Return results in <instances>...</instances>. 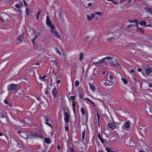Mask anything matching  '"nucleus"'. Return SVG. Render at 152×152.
<instances>
[{
	"label": "nucleus",
	"mask_w": 152,
	"mask_h": 152,
	"mask_svg": "<svg viewBox=\"0 0 152 152\" xmlns=\"http://www.w3.org/2000/svg\"><path fill=\"white\" fill-rule=\"evenodd\" d=\"M122 129L126 131L129 130L131 128V122L129 121H127L124 123L122 126Z\"/></svg>",
	"instance_id": "nucleus-1"
},
{
	"label": "nucleus",
	"mask_w": 152,
	"mask_h": 152,
	"mask_svg": "<svg viewBox=\"0 0 152 152\" xmlns=\"http://www.w3.org/2000/svg\"><path fill=\"white\" fill-rule=\"evenodd\" d=\"M50 28L51 31L53 34L55 36L56 38H58L61 39V38L58 33L57 32L55 26H51Z\"/></svg>",
	"instance_id": "nucleus-2"
},
{
	"label": "nucleus",
	"mask_w": 152,
	"mask_h": 152,
	"mask_svg": "<svg viewBox=\"0 0 152 152\" xmlns=\"http://www.w3.org/2000/svg\"><path fill=\"white\" fill-rule=\"evenodd\" d=\"M18 87V85L15 84H11L8 85L7 87V89L8 91L15 90Z\"/></svg>",
	"instance_id": "nucleus-3"
},
{
	"label": "nucleus",
	"mask_w": 152,
	"mask_h": 152,
	"mask_svg": "<svg viewBox=\"0 0 152 152\" xmlns=\"http://www.w3.org/2000/svg\"><path fill=\"white\" fill-rule=\"evenodd\" d=\"M107 126L110 129L112 130L118 128V126L117 125V123L115 122L109 123L108 124Z\"/></svg>",
	"instance_id": "nucleus-4"
},
{
	"label": "nucleus",
	"mask_w": 152,
	"mask_h": 152,
	"mask_svg": "<svg viewBox=\"0 0 152 152\" xmlns=\"http://www.w3.org/2000/svg\"><path fill=\"white\" fill-rule=\"evenodd\" d=\"M113 31L115 33V35L117 37H119L121 35V29H119L118 27L115 26L113 28Z\"/></svg>",
	"instance_id": "nucleus-5"
},
{
	"label": "nucleus",
	"mask_w": 152,
	"mask_h": 152,
	"mask_svg": "<svg viewBox=\"0 0 152 152\" xmlns=\"http://www.w3.org/2000/svg\"><path fill=\"white\" fill-rule=\"evenodd\" d=\"M18 134H20V135L21 137L23 138L26 139H28L29 138V136H28V134L26 132L19 131H18Z\"/></svg>",
	"instance_id": "nucleus-6"
},
{
	"label": "nucleus",
	"mask_w": 152,
	"mask_h": 152,
	"mask_svg": "<svg viewBox=\"0 0 152 152\" xmlns=\"http://www.w3.org/2000/svg\"><path fill=\"white\" fill-rule=\"evenodd\" d=\"M8 18V16L6 14L1 15L0 16V18L3 22H6L7 21Z\"/></svg>",
	"instance_id": "nucleus-7"
},
{
	"label": "nucleus",
	"mask_w": 152,
	"mask_h": 152,
	"mask_svg": "<svg viewBox=\"0 0 152 152\" xmlns=\"http://www.w3.org/2000/svg\"><path fill=\"white\" fill-rule=\"evenodd\" d=\"M64 121L66 122L67 124L68 123L69 120L70 118V116L68 114V113L65 111L64 112Z\"/></svg>",
	"instance_id": "nucleus-8"
},
{
	"label": "nucleus",
	"mask_w": 152,
	"mask_h": 152,
	"mask_svg": "<svg viewBox=\"0 0 152 152\" xmlns=\"http://www.w3.org/2000/svg\"><path fill=\"white\" fill-rule=\"evenodd\" d=\"M31 135L34 137L36 138L37 137H39L41 138H43V135L42 134L39 133H32Z\"/></svg>",
	"instance_id": "nucleus-9"
},
{
	"label": "nucleus",
	"mask_w": 152,
	"mask_h": 152,
	"mask_svg": "<svg viewBox=\"0 0 152 152\" xmlns=\"http://www.w3.org/2000/svg\"><path fill=\"white\" fill-rule=\"evenodd\" d=\"M46 22L47 25L49 26H50V27L51 26H54L53 25H52V22L50 19L49 17L48 16H47Z\"/></svg>",
	"instance_id": "nucleus-10"
},
{
	"label": "nucleus",
	"mask_w": 152,
	"mask_h": 152,
	"mask_svg": "<svg viewBox=\"0 0 152 152\" xmlns=\"http://www.w3.org/2000/svg\"><path fill=\"white\" fill-rule=\"evenodd\" d=\"M103 59L101 60V61H98L96 62L97 65L101 66L102 65H104L106 64V61L104 60Z\"/></svg>",
	"instance_id": "nucleus-11"
},
{
	"label": "nucleus",
	"mask_w": 152,
	"mask_h": 152,
	"mask_svg": "<svg viewBox=\"0 0 152 152\" xmlns=\"http://www.w3.org/2000/svg\"><path fill=\"white\" fill-rule=\"evenodd\" d=\"M114 83V82L110 80H106L104 83V84L106 86H110L112 85Z\"/></svg>",
	"instance_id": "nucleus-12"
},
{
	"label": "nucleus",
	"mask_w": 152,
	"mask_h": 152,
	"mask_svg": "<svg viewBox=\"0 0 152 152\" xmlns=\"http://www.w3.org/2000/svg\"><path fill=\"white\" fill-rule=\"evenodd\" d=\"M59 17L60 19V21L61 23L63 22V12L61 11H59L58 12Z\"/></svg>",
	"instance_id": "nucleus-13"
},
{
	"label": "nucleus",
	"mask_w": 152,
	"mask_h": 152,
	"mask_svg": "<svg viewBox=\"0 0 152 152\" xmlns=\"http://www.w3.org/2000/svg\"><path fill=\"white\" fill-rule=\"evenodd\" d=\"M152 72V68L151 67H148L145 70V72L148 75H149Z\"/></svg>",
	"instance_id": "nucleus-14"
},
{
	"label": "nucleus",
	"mask_w": 152,
	"mask_h": 152,
	"mask_svg": "<svg viewBox=\"0 0 152 152\" xmlns=\"http://www.w3.org/2000/svg\"><path fill=\"white\" fill-rule=\"evenodd\" d=\"M52 94L54 98H56L57 96V89L55 87L52 90Z\"/></svg>",
	"instance_id": "nucleus-15"
},
{
	"label": "nucleus",
	"mask_w": 152,
	"mask_h": 152,
	"mask_svg": "<svg viewBox=\"0 0 152 152\" xmlns=\"http://www.w3.org/2000/svg\"><path fill=\"white\" fill-rule=\"evenodd\" d=\"M129 23H136V26H138L139 25V23L138 20L137 19H135L134 20H129Z\"/></svg>",
	"instance_id": "nucleus-16"
},
{
	"label": "nucleus",
	"mask_w": 152,
	"mask_h": 152,
	"mask_svg": "<svg viewBox=\"0 0 152 152\" xmlns=\"http://www.w3.org/2000/svg\"><path fill=\"white\" fill-rule=\"evenodd\" d=\"M91 16L89 15H87V20L89 21H91L93 18H94L95 16V14H91Z\"/></svg>",
	"instance_id": "nucleus-17"
},
{
	"label": "nucleus",
	"mask_w": 152,
	"mask_h": 152,
	"mask_svg": "<svg viewBox=\"0 0 152 152\" xmlns=\"http://www.w3.org/2000/svg\"><path fill=\"white\" fill-rule=\"evenodd\" d=\"M23 40V35H20L17 38V40L20 42Z\"/></svg>",
	"instance_id": "nucleus-18"
},
{
	"label": "nucleus",
	"mask_w": 152,
	"mask_h": 152,
	"mask_svg": "<svg viewBox=\"0 0 152 152\" xmlns=\"http://www.w3.org/2000/svg\"><path fill=\"white\" fill-rule=\"evenodd\" d=\"M81 112L83 115H85L86 113V109L82 108L81 110Z\"/></svg>",
	"instance_id": "nucleus-19"
},
{
	"label": "nucleus",
	"mask_w": 152,
	"mask_h": 152,
	"mask_svg": "<svg viewBox=\"0 0 152 152\" xmlns=\"http://www.w3.org/2000/svg\"><path fill=\"white\" fill-rule=\"evenodd\" d=\"M132 139L130 138H129L126 140L125 142L126 143L127 145H129L132 142Z\"/></svg>",
	"instance_id": "nucleus-20"
},
{
	"label": "nucleus",
	"mask_w": 152,
	"mask_h": 152,
	"mask_svg": "<svg viewBox=\"0 0 152 152\" xmlns=\"http://www.w3.org/2000/svg\"><path fill=\"white\" fill-rule=\"evenodd\" d=\"M45 141L46 143L48 144H50L51 143V140L50 138H45Z\"/></svg>",
	"instance_id": "nucleus-21"
},
{
	"label": "nucleus",
	"mask_w": 152,
	"mask_h": 152,
	"mask_svg": "<svg viewBox=\"0 0 152 152\" xmlns=\"http://www.w3.org/2000/svg\"><path fill=\"white\" fill-rule=\"evenodd\" d=\"M50 120L48 118H46V119L45 120V123L48 125V126H50L51 127H52V126L49 123L50 121Z\"/></svg>",
	"instance_id": "nucleus-22"
},
{
	"label": "nucleus",
	"mask_w": 152,
	"mask_h": 152,
	"mask_svg": "<svg viewBox=\"0 0 152 152\" xmlns=\"http://www.w3.org/2000/svg\"><path fill=\"white\" fill-rule=\"evenodd\" d=\"M97 136H98V137L99 139V140H100V141H101V142L102 143H104V140H103V138L101 137L100 134L99 133L98 134Z\"/></svg>",
	"instance_id": "nucleus-23"
},
{
	"label": "nucleus",
	"mask_w": 152,
	"mask_h": 152,
	"mask_svg": "<svg viewBox=\"0 0 152 152\" xmlns=\"http://www.w3.org/2000/svg\"><path fill=\"white\" fill-rule=\"evenodd\" d=\"M89 85L90 86V88L91 90L92 91H94L95 90V87L94 85H92L90 84H89Z\"/></svg>",
	"instance_id": "nucleus-24"
},
{
	"label": "nucleus",
	"mask_w": 152,
	"mask_h": 152,
	"mask_svg": "<svg viewBox=\"0 0 152 152\" xmlns=\"http://www.w3.org/2000/svg\"><path fill=\"white\" fill-rule=\"evenodd\" d=\"M72 109L74 113H75V103L74 101H72Z\"/></svg>",
	"instance_id": "nucleus-25"
},
{
	"label": "nucleus",
	"mask_w": 152,
	"mask_h": 152,
	"mask_svg": "<svg viewBox=\"0 0 152 152\" xmlns=\"http://www.w3.org/2000/svg\"><path fill=\"white\" fill-rule=\"evenodd\" d=\"M84 55L83 53H81L79 54V60L80 61L82 60L83 58Z\"/></svg>",
	"instance_id": "nucleus-26"
},
{
	"label": "nucleus",
	"mask_w": 152,
	"mask_h": 152,
	"mask_svg": "<svg viewBox=\"0 0 152 152\" xmlns=\"http://www.w3.org/2000/svg\"><path fill=\"white\" fill-rule=\"evenodd\" d=\"M107 152H116V151H113L112 150H111L109 148V147H107L105 148Z\"/></svg>",
	"instance_id": "nucleus-27"
},
{
	"label": "nucleus",
	"mask_w": 152,
	"mask_h": 152,
	"mask_svg": "<svg viewBox=\"0 0 152 152\" xmlns=\"http://www.w3.org/2000/svg\"><path fill=\"white\" fill-rule=\"evenodd\" d=\"M139 24L141 26H144L146 25L147 23L145 21H142L140 22Z\"/></svg>",
	"instance_id": "nucleus-28"
},
{
	"label": "nucleus",
	"mask_w": 152,
	"mask_h": 152,
	"mask_svg": "<svg viewBox=\"0 0 152 152\" xmlns=\"http://www.w3.org/2000/svg\"><path fill=\"white\" fill-rule=\"evenodd\" d=\"M110 63L111 64L113 65H115L116 63V61L115 59L114 61L112 60L110 61Z\"/></svg>",
	"instance_id": "nucleus-29"
},
{
	"label": "nucleus",
	"mask_w": 152,
	"mask_h": 152,
	"mask_svg": "<svg viewBox=\"0 0 152 152\" xmlns=\"http://www.w3.org/2000/svg\"><path fill=\"white\" fill-rule=\"evenodd\" d=\"M121 80L123 82L124 84H126L127 83L128 81L126 79L124 78H121Z\"/></svg>",
	"instance_id": "nucleus-30"
},
{
	"label": "nucleus",
	"mask_w": 152,
	"mask_h": 152,
	"mask_svg": "<svg viewBox=\"0 0 152 152\" xmlns=\"http://www.w3.org/2000/svg\"><path fill=\"white\" fill-rule=\"evenodd\" d=\"M23 5L22 2L20 3L19 4H16L15 5V6L17 8H19L21 7Z\"/></svg>",
	"instance_id": "nucleus-31"
},
{
	"label": "nucleus",
	"mask_w": 152,
	"mask_h": 152,
	"mask_svg": "<svg viewBox=\"0 0 152 152\" xmlns=\"http://www.w3.org/2000/svg\"><path fill=\"white\" fill-rule=\"evenodd\" d=\"M147 11V12H148L150 14H152V9H151V8H147V9L146 10Z\"/></svg>",
	"instance_id": "nucleus-32"
},
{
	"label": "nucleus",
	"mask_w": 152,
	"mask_h": 152,
	"mask_svg": "<svg viewBox=\"0 0 152 152\" xmlns=\"http://www.w3.org/2000/svg\"><path fill=\"white\" fill-rule=\"evenodd\" d=\"M38 37V36L37 35H36L35 36V37H34V38H33V39H32L31 41H32V42L33 44L34 45V41L36 39H37V38Z\"/></svg>",
	"instance_id": "nucleus-33"
},
{
	"label": "nucleus",
	"mask_w": 152,
	"mask_h": 152,
	"mask_svg": "<svg viewBox=\"0 0 152 152\" xmlns=\"http://www.w3.org/2000/svg\"><path fill=\"white\" fill-rule=\"evenodd\" d=\"M113 59V57L111 56H107L103 58V59H107L109 60H111Z\"/></svg>",
	"instance_id": "nucleus-34"
},
{
	"label": "nucleus",
	"mask_w": 152,
	"mask_h": 152,
	"mask_svg": "<svg viewBox=\"0 0 152 152\" xmlns=\"http://www.w3.org/2000/svg\"><path fill=\"white\" fill-rule=\"evenodd\" d=\"M62 55L64 57L65 60H66L67 59V54L65 53H62Z\"/></svg>",
	"instance_id": "nucleus-35"
},
{
	"label": "nucleus",
	"mask_w": 152,
	"mask_h": 152,
	"mask_svg": "<svg viewBox=\"0 0 152 152\" xmlns=\"http://www.w3.org/2000/svg\"><path fill=\"white\" fill-rule=\"evenodd\" d=\"M85 130H84L82 132V139H84L85 136Z\"/></svg>",
	"instance_id": "nucleus-36"
},
{
	"label": "nucleus",
	"mask_w": 152,
	"mask_h": 152,
	"mask_svg": "<svg viewBox=\"0 0 152 152\" xmlns=\"http://www.w3.org/2000/svg\"><path fill=\"white\" fill-rule=\"evenodd\" d=\"M41 13V11H39L37 13V16H36V19L37 20L39 19V15Z\"/></svg>",
	"instance_id": "nucleus-37"
},
{
	"label": "nucleus",
	"mask_w": 152,
	"mask_h": 152,
	"mask_svg": "<svg viewBox=\"0 0 152 152\" xmlns=\"http://www.w3.org/2000/svg\"><path fill=\"white\" fill-rule=\"evenodd\" d=\"M52 62H53V65H55V66H56L58 63L57 61L56 60H54L52 61Z\"/></svg>",
	"instance_id": "nucleus-38"
},
{
	"label": "nucleus",
	"mask_w": 152,
	"mask_h": 152,
	"mask_svg": "<svg viewBox=\"0 0 152 152\" xmlns=\"http://www.w3.org/2000/svg\"><path fill=\"white\" fill-rule=\"evenodd\" d=\"M55 51H56V52L57 53H58L60 55H61V53H60L59 50H58V49H57V48H56L55 49Z\"/></svg>",
	"instance_id": "nucleus-39"
},
{
	"label": "nucleus",
	"mask_w": 152,
	"mask_h": 152,
	"mask_svg": "<svg viewBox=\"0 0 152 152\" xmlns=\"http://www.w3.org/2000/svg\"><path fill=\"white\" fill-rule=\"evenodd\" d=\"M79 82L78 80H76L75 82V86H79Z\"/></svg>",
	"instance_id": "nucleus-40"
},
{
	"label": "nucleus",
	"mask_w": 152,
	"mask_h": 152,
	"mask_svg": "<svg viewBox=\"0 0 152 152\" xmlns=\"http://www.w3.org/2000/svg\"><path fill=\"white\" fill-rule=\"evenodd\" d=\"M137 30H138L139 29L140 30V31L141 33H142L144 32L143 30L142 29V28H140L139 27H137Z\"/></svg>",
	"instance_id": "nucleus-41"
},
{
	"label": "nucleus",
	"mask_w": 152,
	"mask_h": 152,
	"mask_svg": "<svg viewBox=\"0 0 152 152\" xmlns=\"http://www.w3.org/2000/svg\"><path fill=\"white\" fill-rule=\"evenodd\" d=\"M46 77V76L44 75L42 77L40 76L39 77L42 80H44L45 79V77Z\"/></svg>",
	"instance_id": "nucleus-42"
},
{
	"label": "nucleus",
	"mask_w": 152,
	"mask_h": 152,
	"mask_svg": "<svg viewBox=\"0 0 152 152\" xmlns=\"http://www.w3.org/2000/svg\"><path fill=\"white\" fill-rule=\"evenodd\" d=\"M29 10L28 8L26 9L25 10V13L27 15H28L29 14Z\"/></svg>",
	"instance_id": "nucleus-43"
},
{
	"label": "nucleus",
	"mask_w": 152,
	"mask_h": 152,
	"mask_svg": "<svg viewBox=\"0 0 152 152\" xmlns=\"http://www.w3.org/2000/svg\"><path fill=\"white\" fill-rule=\"evenodd\" d=\"M104 133L105 134L106 137H109L110 139L112 138V136H111L110 137H109V135H107L104 132Z\"/></svg>",
	"instance_id": "nucleus-44"
},
{
	"label": "nucleus",
	"mask_w": 152,
	"mask_h": 152,
	"mask_svg": "<svg viewBox=\"0 0 152 152\" xmlns=\"http://www.w3.org/2000/svg\"><path fill=\"white\" fill-rule=\"evenodd\" d=\"M76 97V96H71L70 97V98L72 100H74L75 99V98Z\"/></svg>",
	"instance_id": "nucleus-45"
},
{
	"label": "nucleus",
	"mask_w": 152,
	"mask_h": 152,
	"mask_svg": "<svg viewBox=\"0 0 152 152\" xmlns=\"http://www.w3.org/2000/svg\"><path fill=\"white\" fill-rule=\"evenodd\" d=\"M94 14H95V15L96 14H97L99 15H102V13L100 12H96Z\"/></svg>",
	"instance_id": "nucleus-46"
},
{
	"label": "nucleus",
	"mask_w": 152,
	"mask_h": 152,
	"mask_svg": "<svg viewBox=\"0 0 152 152\" xmlns=\"http://www.w3.org/2000/svg\"><path fill=\"white\" fill-rule=\"evenodd\" d=\"M110 80L111 81L113 79V76L112 75H110L109 76Z\"/></svg>",
	"instance_id": "nucleus-47"
},
{
	"label": "nucleus",
	"mask_w": 152,
	"mask_h": 152,
	"mask_svg": "<svg viewBox=\"0 0 152 152\" xmlns=\"http://www.w3.org/2000/svg\"><path fill=\"white\" fill-rule=\"evenodd\" d=\"M89 38V37L87 36L84 38V41H87Z\"/></svg>",
	"instance_id": "nucleus-48"
},
{
	"label": "nucleus",
	"mask_w": 152,
	"mask_h": 152,
	"mask_svg": "<svg viewBox=\"0 0 152 152\" xmlns=\"http://www.w3.org/2000/svg\"><path fill=\"white\" fill-rule=\"evenodd\" d=\"M70 152H75V151L73 148H70Z\"/></svg>",
	"instance_id": "nucleus-49"
},
{
	"label": "nucleus",
	"mask_w": 152,
	"mask_h": 152,
	"mask_svg": "<svg viewBox=\"0 0 152 152\" xmlns=\"http://www.w3.org/2000/svg\"><path fill=\"white\" fill-rule=\"evenodd\" d=\"M97 118H98V125L99 126V114H98L97 115Z\"/></svg>",
	"instance_id": "nucleus-50"
},
{
	"label": "nucleus",
	"mask_w": 152,
	"mask_h": 152,
	"mask_svg": "<svg viewBox=\"0 0 152 152\" xmlns=\"http://www.w3.org/2000/svg\"><path fill=\"white\" fill-rule=\"evenodd\" d=\"M23 3H24V5L25 6H26V7H27V6H27V4H26V1H25V0H23Z\"/></svg>",
	"instance_id": "nucleus-51"
},
{
	"label": "nucleus",
	"mask_w": 152,
	"mask_h": 152,
	"mask_svg": "<svg viewBox=\"0 0 152 152\" xmlns=\"http://www.w3.org/2000/svg\"><path fill=\"white\" fill-rule=\"evenodd\" d=\"M45 93L46 94H48V90L46 89H45Z\"/></svg>",
	"instance_id": "nucleus-52"
},
{
	"label": "nucleus",
	"mask_w": 152,
	"mask_h": 152,
	"mask_svg": "<svg viewBox=\"0 0 152 152\" xmlns=\"http://www.w3.org/2000/svg\"><path fill=\"white\" fill-rule=\"evenodd\" d=\"M65 130L66 131H68L69 130V127H66V126H65Z\"/></svg>",
	"instance_id": "nucleus-53"
},
{
	"label": "nucleus",
	"mask_w": 152,
	"mask_h": 152,
	"mask_svg": "<svg viewBox=\"0 0 152 152\" xmlns=\"http://www.w3.org/2000/svg\"><path fill=\"white\" fill-rule=\"evenodd\" d=\"M113 39L112 38H108L107 40L109 42H110L111 40H112V39Z\"/></svg>",
	"instance_id": "nucleus-54"
},
{
	"label": "nucleus",
	"mask_w": 152,
	"mask_h": 152,
	"mask_svg": "<svg viewBox=\"0 0 152 152\" xmlns=\"http://www.w3.org/2000/svg\"><path fill=\"white\" fill-rule=\"evenodd\" d=\"M151 27L152 26V25L151 24H148L147 25H146V27Z\"/></svg>",
	"instance_id": "nucleus-55"
},
{
	"label": "nucleus",
	"mask_w": 152,
	"mask_h": 152,
	"mask_svg": "<svg viewBox=\"0 0 152 152\" xmlns=\"http://www.w3.org/2000/svg\"><path fill=\"white\" fill-rule=\"evenodd\" d=\"M132 78L135 81V82H136L137 81V80H136V78H135L134 77H132Z\"/></svg>",
	"instance_id": "nucleus-56"
},
{
	"label": "nucleus",
	"mask_w": 152,
	"mask_h": 152,
	"mask_svg": "<svg viewBox=\"0 0 152 152\" xmlns=\"http://www.w3.org/2000/svg\"><path fill=\"white\" fill-rule=\"evenodd\" d=\"M134 72V70L133 69H131L130 70V72L133 73Z\"/></svg>",
	"instance_id": "nucleus-57"
},
{
	"label": "nucleus",
	"mask_w": 152,
	"mask_h": 152,
	"mask_svg": "<svg viewBox=\"0 0 152 152\" xmlns=\"http://www.w3.org/2000/svg\"><path fill=\"white\" fill-rule=\"evenodd\" d=\"M61 83V81L59 80H58L57 81V83L58 84H60Z\"/></svg>",
	"instance_id": "nucleus-58"
},
{
	"label": "nucleus",
	"mask_w": 152,
	"mask_h": 152,
	"mask_svg": "<svg viewBox=\"0 0 152 152\" xmlns=\"http://www.w3.org/2000/svg\"><path fill=\"white\" fill-rule=\"evenodd\" d=\"M17 12L20 13H21V11L20 9H18V10L17 11Z\"/></svg>",
	"instance_id": "nucleus-59"
},
{
	"label": "nucleus",
	"mask_w": 152,
	"mask_h": 152,
	"mask_svg": "<svg viewBox=\"0 0 152 152\" xmlns=\"http://www.w3.org/2000/svg\"><path fill=\"white\" fill-rule=\"evenodd\" d=\"M137 70L139 72H141L142 71V69H137Z\"/></svg>",
	"instance_id": "nucleus-60"
},
{
	"label": "nucleus",
	"mask_w": 152,
	"mask_h": 152,
	"mask_svg": "<svg viewBox=\"0 0 152 152\" xmlns=\"http://www.w3.org/2000/svg\"><path fill=\"white\" fill-rule=\"evenodd\" d=\"M131 27H132V25H128L127 26V27H128V28H131Z\"/></svg>",
	"instance_id": "nucleus-61"
},
{
	"label": "nucleus",
	"mask_w": 152,
	"mask_h": 152,
	"mask_svg": "<svg viewBox=\"0 0 152 152\" xmlns=\"http://www.w3.org/2000/svg\"><path fill=\"white\" fill-rule=\"evenodd\" d=\"M88 101H89V102H91V103H93V104H94V103L93 102V101H92L91 99H90L88 100Z\"/></svg>",
	"instance_id": "nucleus-62"
},
{
	"label": "nucleus",
	"mask_w": 152,
	"mask_h": 152,
	"mask_svg": "<svg viewBox=\"0 0 152 152\" xmlns=\"http://www.w3.org/2000/svg\"><path fill=\"white\" fill-rule=\"evenodd\" d=\"M115 4L116 5L118 3L117 2H114L113 1V2H112Z\"/></svg>",
	"instance_id": "nucleus-63"
},
{
	"label": "nucleus",
	"mask_w": 152,
	"mask_h": 152,
	"mask_svg": "<svg viewBox=\"0 0 152 152\" xmlns=\"http://www.w3.org/2000/svg\"><path fill=\"white\" fill-rule=\"evenodd\" d=\"M4 102L5 104H7V102L6 100H4Z\"/></svg>",
	"instance_id": "nucleus-64"
}]
</instances>
